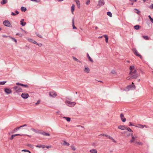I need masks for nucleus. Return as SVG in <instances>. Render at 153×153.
Wrapping results in <instances>:
<instances>
[{"instance_id": "1", "label": "nucleus", "mask_w": 153, "mask_h": 153, "mask_svg": "<svg viewBox=\"0 0 153 153\" xmlns=\"http://www.w3.org/2000/svg\"><path fill=\"white\" fill-rule=\"evenodd\" d=\"M65 103L67 105L70 107L74 106L76 104L75 102H72L70 101L67 100L65 102Z\"/></svg>"}, {"instance_id": "2", "label": "nucleus", "mask_w": 153, "mask_h": 153, "mask_svg": "<svg viewBox=\"0 0 153 153\" xmlns=\"http://www.w3.org/2000/svg\"><path fill=\"white\" fill-rule=\"evenodd\" d=\"M104 4L105 2L103 0H99L97 5V8H99L101 6L104 5Z\"/></svg>"}, {"instance_id": "3", "label": "nucleus", "mask_w": 153, "mask_h": 153, "mask_svg": "<svg viewBox=\"0 0 153 153\" xmlns=\"http://www.w3.org/2000/svg\"><path fill=\"white\" fill-rule=\"evenodd\" d=\"M129 74L130 76L128 77H127L126 78V79L127 80H129V79H136V78H137L138 76V75H134V74L130 75V74Z\"/></svg>"}, {"instance_id": "4", "label": "nucleus", "mask_w": 153, "mask_h": 153, "mask_svg": "<svg viewBox=\"0 0 153 153\" xmlns=\"http://www.w3.org/2000/svg\"><path fill=\"white\" fill-rule=\"evenodd\" d=\"M130 69L131 72L130 73V75L134 74L135 72V70L134 69V67L133 66H131L130 67Z\"/></svg>"}, {"instance_id": "5", "label": "nucleus", "mask_w": 153, "mask_h": 153, "mask_svg": "<svg viewBox=\"0 0 153 153\" xmlns=\"http://www.w3.org/2000/svg\"><path fill=\"white\" fill-rule=\"evenodd\" d=\"M3 23L4 25L5 26L8 27H11V24L8 21H5L3 22Z\"/></svg>"}, {"instance_id": "6", "label": "nucleus", "mask_w": 153, "mask_h": 153, "mask_svg": "<svg viewBox=\"0 0 153 153\" xmlns=\"http://www.w3.org/2000/svg\"><path fill=\"white\" fill-rule=\"evenodd\" d=\"M131 137L132 139L130 140V142L131 143H134L135 144V142L137 141H136L135 140L136 138H137V137H134V136L132 135V134H131Z\"/></svg>"}, {"instance_id": "7", "label": "nucleus", "mask_w": 153, "mask_h": 153, "mask_svg": "<svg viewBox=\"0 0 153 153\" xmlns=\"http://www.w3.org/2000/svg\"><path fill=\"white\" fill-rule=\"evenodd\" d=\"M17 92H21L22 91V89L19 86H16L13 88Z\"/></svg>"}, {"instance_id": "8", "label": "nucleus", "mask_w": 153, "mask_h": 153, "mask_svg": "<svg viewBox=\"0 0 153 153\" xmlns=\"http://www.w3.org/2000/svg\"><path fill=\"white\" fill-rule=\"evenodd\" d=\"M133 51L134 53L137 56L140 57V58L141 57V55L138 53L137 50L135 49H134L132 50Z\"/></svg>"}, {"instance_id": "9", "label": "nucleus", "mask_w": 153, "mask_h": 153, "mask_svg": "<svg viewBox=\"0 0 153 153\" xmlns=\"http://www.w3.org/2000/svg\"><path fill=\"white\" fill-rule=\"evenodd\" d=\"M22 97L24 99L27 98L29 97V94L26 93H22L21 95Z\"/></svg>"}, {"instance_id": "10", "label": "nucleus", "mask_w": 153, "mask_h": 153, "mask_svg": "<svg viewBox=\"0 0 153 153\" xmlns=\"http://www.w3.org/2000/svg\"><path fill=\"white\" fill-rule=\"evenodd\" d=\"M135 126L141 128H143L144 127L148 128V126L146 125H142L140 124H137V126Z\"/></svg>"}, {"instance_id": "11", "label": "nucleus", "mask_w": 153, "mask_h": 153, "mask_svg": "<svg viewBox=\"0 0 153 153\" xmlns=\"http://www.w3.org/2000/svg\"><path fill=\"white\" fill-rule=\"evenodd\" d=\"M49 95L53 97H54L57 96L56 93L54 91H51L50 92Z\"/></svg>"}, {"instance_id": "12", "label": "nucleus", "mask_w": 153, "mask_h": 153, "mask_svg": "<svg viewBox=\"0 0 153 153\" xmlns=\"http://www.w3.org/2000/svg\"><path fill=\"white\" fill-rule=\"evenodd\" d=\"M4 91L7 94H9L12 92L10 88H5L4 89Z\"/></svg>"}, {"instance_id": "13", "label": "nucleus", "mask_w": 153, "mask_h": 153, "mask_svg": "<svg viewBox=\"0 0 153 153\" xmlns=\"http://www.w3.org/2000/svg\"><path fill=\"white\" fill-rule=\"evenodd\" d=\"M84 71L86 73H88L89 72L90 69L89 68L86 66H85V68L83 69Z\"/></svg>"}, {"instance_id": "14", "label": "nucleus", "mask_w": 153, "mask_h": 153, "mask_svg": "<svg viewBox=\"0 0 153 153\" xmlns=\"http://www.w3.org/2000/svg\"><path fill=\"white\" fill-rule=\"evenodd\" d=\"M120 117L122 121L123 122H125L126 121V119L124 117V115L123 114H121L120 115Z\"/></svg>"}, {"instance_id": "15", "label": "nucleus", "mask_w": 153, "mask_h": 153, "mask_svg": "<svg viewBox=\"0 0 153 153\" xmlns=\"http://www.w3.org/2000/svg\"><path fill=\"white\" fill-rule=\"evenodd\" d=\"M74 1L76 2V4L77 5L78 8H80V2L79 0H74Z\"/></svg>"}, {"instance_id": "16", "label": "nucleus", "mask_w": 153, "mask_h": 153, "mask_svg": "<svg viewBox=\"0 0 153 153\" xmlns=\"http://www.w3.org/2000/svg\"><path fill=\"white\" fill-rule=\"evenodd\" d=\"M61 144L62 145L68 146L69 145V144L66 142V141L63 140L61 142Z\"/></svg>"}, {"instance_id": "17", "label": "nucleus", "mask_w": 153, "mask_h": 153, "mask_svg": "<svg viewBox=\"0 0 153 153\" xmlns=\"http://www.w3.org/2000/svg\"><path fill=\"white\" fill-rule=\"evenodd\" d=\"M118 128L121 130H124L126 129V127L124 126L120 125L118 126Z\"/></svg>"}, {"instance_id": "18", "label": "nucleus", "mask_w": 153, "mask_h": 153, "mask_svg": "<svg viewBox=\"0 0 153 153\" xmlns=\"http://www.w3.org/2000/svg\"><path fill=\"white\" fill-rule=\"evenodd\" d=\"M24 19H22L20 21L21 25L22 26H25L26 24V23L24 22Z\"/></svg>"}, {"instance_id": "19", "label": "nucleus", "mask_w": 153, "mask_h": 153, "mask_svg": "<svg viewBox=\"0 0 153 153\" xmlns=\"http://www.w3.org/2000/svg\"><path fill=\"white\" fill-rule=\"evenodd\" d=\"M75 10V5L73 4L71 7V11L73 14Z\"/></svg>"}, {"instance_id": "20", "label": "nucleus", "mask_w": 153, "mask_h": 153, "mask_svg": "<svg viewBox=\"0 0 153 153\" xmlns=\"http://www.w3.org/2000/svg\"><path fill=\"white\" fill-rule=\"evenodd\" d=\"M91 153H97V150L95 149H92L90 150Z\"/></svg>"}, {"instance_id": "21", "label": "nucleus", "mask_w": 153, "mask_h": 153, "mask_svg": "<svg viewBox=\"0 0 153 153\" xmlns=\"http://www.w3.org/2000/svg\"><path fill=\"white\" fill-rule=\"evenodd\" d=\"M36 146L37 147H39V148H45V146L44 145H36Z\"/></svg>"}, {"instance_id": "22", "label": "nucleus", "mask_w": 153, "mask_h": 153, "mask_svg": "<svg viewBox=\"0 0 153 153\" xmlns=\"http://www.w3.org/2000/svg\"><path fill=\"white\" fill-rule=\"evenodd\" d=\"M42 134L44 135L45 136H49L50 135V134H49L48 133L45 132L44 131L42 132Z\"/></svg>"}, {"instance_id": "23", "label": "nucleus", "mask_w": 153, "mask_h": 153, "mask_svg": "<svg viewBox=\"0 0 153 153\" xmlns=\"http://www.w3.org/2000/svg\"><path fill=\"white\" fill-rule=\"evenodd\" d=\"M87 57L88 58L89 60L91 62H93V60H92V59L91 58V57L90 56H89V54L88 53L87 54Z\"/></svg>"}, {"instance_id": "24", "label": "nucleus", "mask_w": 153, "mask_h": 153, "mask_svg": "<svg viewBox=\"0 0 153 153\" xmlns=\"http://www.w3.org/2000/svg\"><path fill=\"white\" fill-rule=\"evenodd\" d=\"M135 145H142V143L141 142H137V141H136V142H135Z\"/></svg>"}, {"instance_id": "25", "label": "nucleus", "mask_w": 153, "mask_h": 153, "mask_svg": "<svg viewBox=\"0 0 153 153\" xmlns=\"http://www.w3.org/2000/svg\"><path fill=\"white\" fill-rule=\"evenodd\" d=\"M104 36L105 37V38L106 42V43H108V36L106 35H104Z\"/></svg>"}, {"instance_id": "26", "label": "nucleus", "mask_w": 153, "mask_h": 153, "mask_svg": "<svg viewBox=\"0 0 153 153\" xmlns=\"http://www.w3.org/2000/svg\"><path fill=\"white\" fill-rule=\"evenodd\" d=\"M140 27L139 25H136L134 26V28L136 30H138L139 29Z\"/></svg>"}, {"instance_id": "27", "label": "nucleus", "mask_w": 153, "mask_h": 153, "mask_svg": "<svg viewBox=\"0 0 153 153\" xmlns=\"http://www.w3.org/2000/svg\"><path fill=\"white\" fill-rule=\"evenodd\" d=\"M129 126H135V125H134V123H133L132 122H129Z\"/></svg>"}, {"instance_id": "28", "label": "nucleus", "mask_w": 153, "mask_h": 153, "mask_svg": "<svg viewBox=\"0 0 153 153\" xmlns=\"http://www.w3.org/2000/svg\"><path fill=\"white\" fill-rule=\"evenodd\" d=\"M21 10L22 11L25 12L26 10V9L24 7H22L21 8Z\"/></svg>"}, {"instance_id": "29", "label": "nucleus", "mask_w": 153, "mask_h": 153, "mask_svg": "<svg viewBox=\"0 0 153 153\" xmlns=\"http://www.w3.org/2000/svg\"><path fill=\"white\" fill-rule=\"evenodd\" d=\"M7 2V0H3L1 2V3L2 4H4L6 3Z\"/></svg>"}, {"instance_id": "30", "label": "nucleus", "mask_w": 153, "mask_h": 153, "mask_svg": "<svg viewBox=\"0 0 153 153\" xmlns=\"http://www.w3.org/2000/svg\"><path fill=\"white\" fill-rule=\"evenodd\" d=\"M67 121L68 122H70L71 120V119L70 117H64Z\"/></svg>"}, {"instance_id": "31", "label": "nucleus", "mask_w": 153, "mask_h": 153, "mask_svg": "<svg viewBox=\"0 0 153 153\" xmlns=\"http://www.w3.org/2000/svg\"><path fill=\"white\" fill-rule=\"evenodd\" d=\"M134 10V12L138 14H139L140 13V12L138 10H137V9H135Z\"/></svg>"}, {"instance_id": "32", "label": "nucleus", "mask_w": 153, "mask_h": 153, "mask_svg": "<svg viewBox=\"0 0 153 153\" xmlns=\"http://www.w3.org/2000/svg\"><path fill=\"white\" fill-rule=\"evenodd\" d=\"M126 129L128 131H130V132H132L133 131L132 130L129 128V127H126Z\"/></svg>"}, {"instance_id": "33", "label": "nucleus", "mask_w": 153, "mask_h": 153, "mask_svg": "<svg viewBox=\"0 0 153 153\" xmlns=\"http://www.w3.org/2000/svg\"><path fill=\"white\" fill-rule=\"evenodd\" d=\"M72 26L73 27V29H76V27L74 25V21L73 20L72 22Z\"/></svg>"}, {"instance_id": "34", "label": "nucleus", "mask_w": 153, "mask_h": 153, "mask_svg": "<svg viewBox=\"0 0 153 153\" xmlns=\"http://www.w3.org/2000/svg\"><path fill=\"white\" fill-rule=\"evenodd\" d=\"M143 38L146 40H149V38L147 36H143Z\"/></svg>"}, {"instance_id": "35", "label": "nucleus", "mask_w": 153, "mask_h": 153, "mask_svg": "<svg viewBox=\"0 0 153 153\" xmlns=\"http://www.w3.org/2000/svg\"><path fill=\"white\" fill-rule=\"evenodd\" d=\"M71 149L73 150L74 151V150H76L75 147V146H74V145L71 146Z\"/></svg>"}, {"instance_id": "36", "label": "nucleus", "mask_w": 153, "mask_h": 153, "mask_svg": "<svg viewBox=\"0 0 153 153\" xmlns=\"http://www.w3.org/2000/svg\"><path fill=\"white\" fill-rule=\"evenodd\" d=\"M73 59L75 61L78 62H80V61L75 57H73Z\"/></svg>"}, {"instance_id": "37", "label": "nucleus", "mask_w": 153, "mask_h": 153, "mask_svg": "<svg viewBox=\"0 0 153 153\" xmlns=\"http://www.w3.org/2000/svg\"><path fill=\"white\" fill-rule=\"evenodd\" d=\"M108 138H109V139H111L112 140V141L113 142H114V143H116V141L114 139H113L112 137H110V136H109L108 137Z\"/></svg>"}, {"instance_id": "38", "label": "nucleus", "mask_w": 153, "mask_h": 153, "mask_svg": "<svg viewBox=\"0 0 153 153\" xmlns=\"http://www.w3.org/2000/svg\"><path fill=\"white\" fill-rule=\"evenodd\" d=\"M6 82H0V85H4Z\"/></svg>"}, {"instance_id": "39", "label": "nucleus", "mask_w": 153, "mask_h": 153, "mask_svg": "<svg viewBox=\"0 0 153 153\" xmlns=\"http://www.w3.org/2000/svg\"><path fill=\"white\" fill-rule=\"evenodd\" d=\"M107 15H108L110 17H111V16H112V14L111 12H107Z\"/></svg>"}, {"instance_id": "40", "label": "nucleus", "mask_w": 153, "mask_h": 153, "mask_svg": "<svg viewBox=\"0 0 153 153\" xmlns=\"http://www.w3.org/2000/svg\"><path fill=\"white\" fill-rule=\"evenodd\" d=\"M22 127H20H20H17L16 128H15V129H14V131H17V130L19 129H20V128H21Z\"/></svg>"}, {"instance_id": "41", "label": "nucleus", "mask_w": 153, "mask_h": 153, "mask_svg": "<svg viewBox=\"0 0 153 153\" xmlns=\"http://www.w3.org/2000/svg\"><path fill=\"white\" fill-rule=\"evenodd\" d=\"M86 4L87 5H88L90 4V0H86Z\"/></svg>"}, {"instance_id": "42", "label": "nucleus", "mask_w": 153, "mask_h": 153, "mask_svg": "<svg viewBox=\"0 0 153 153\" xmlns=\"http://www.w3.org/2000/svg\"><path fill=\"white\" fill-rule=\"evenodd\" d=\"M149 8L151 9H153V4H152L149 7Z\"/></svg>"}, {"instance_id": "43", "label": "nucleus", "mask_w": 153, "mask_h": 153, "mask_svg": "<svg viewBox=\"0 0 153 153\" xmlns=\"http://www.w3.org/2000/svg\"><path fill=\"white\" fill-rule=\"evenodd\" d=\"M42 132H43L42 131L38 130V132H36V133H39L42 134Z\"/></svg>"}, {"instance_id": "44", "label": "nucleus", "mask_w": 153, "mask_h": 153, "mask_svg": "<svg viewBox=\"0 0 153 153\" xmlns=\"http://www.w3.org/2000/svg\"><path fill=\"white\" fill-rule=\"evenodd\" d=\"M15 137V135H12L11 137L10 138V139L11 140H12L13 138Z\"/></svg>"}, {"instance_id": "45", "label": "nucleus", "mask_w": 153, "mask_h": 153, "mask_svg": "<svg viewBox=\"0 0 153 153\" xmlns=\"http://www.w3.org/2000/svg\"><path fill=\"white\" fill-rule=\"evenodd\" d=\"M40 100H38L37 101V102L36 103V105H38L40 103Z\"/></svg>"}, {"instance_id": "46", "label": "nucleus", "mask_w": 153, "mask_h": 153, "mask_svg": "<svg viewBox=\"0 0 153 153\" xmlns=\"http://www.w3.org/2000/svg\"><path fill=\"white\" fill-rule=\"evenodd\" d=\"M130 1L132 2H136L137 1V0H129Z\"/></svg>"}, {"instance_id": "47", "label": "nucleus", "mask_w": 153, "mask_h": 153, "mask_svg": "<svg viewBox=\"0 0 153 153\" xmlns=\"http://www.w3.org/2000/svg\"><path fill=\"white\" fill-rule=\"evenodd\" d=\"M22 152H28V150L26 149H24L22 150Z\"/></svg>"}, {"instance_id": "48", "label": "nucleus", "mask_w": 153, "mask_h": 153, "mask_svg": "<svg viewBox=\"0 0 153 153\" xmlns=\"http://www.w3.org/2000/svg\"><path fill=\"white\" fill-rule=\"evenodd\" d=\"M32 42L34 44H37V42L34 40H33Z\"/></svg>"}, {"instance_id": "49", "label": "nucleus", "mask_w": 153, "mask_h": 153, "mask_svg": "<svg viewBox=\"0 0 153 153\" xmlns=\"http://www.w3.org/2000/svg\"><path fill=\"white\" fill-rule=\"evenodd\" d=\"M11 15H13V16H15V15H16V14L15 13H14L13 12H12L11 13Z\"/></svg>"}, {"instance_id": "50", "label": "nucleus", "mask_w": 153, "mask_h": 153, "mask_svg": "<svg viewBox=\"0 0 153 153\" xmlns=\"http://www.w3.org/2000/svg\"><path fill=\"white\" fill-rule=\"evenodd\" d=\"M28 40L29 42H32L33 41V40H32V39H28Z\"/></svg>"}, {"instance_id": "51", "label": "nucleus", "mask_w": 153, "mask_h": 153, "mask_svg": "<svg viewBox=\"0 0 153 153\" xmlns=\"http://www.w3.org/2000/svg\"><path fill=\"white\" fill-rule=\"evenodd\" d=\"M32 130L34 132H36H36H38V131L39 130H36L34 129H33Z\"/></svg>"}, {"instance_id": "52", "label": "nucleus", "mask_w": 153, "mask_h": 153, "mask_svg": "<svg viewBox=\"0 0 153 153\" xmlns=\"http://www.w3.org/2000/svg\"><path fill=\"white\" fill-rule=\"evenodd\" d=\"M23 86L26 88H27L28 87V86L27 85H23Z\"/></svg>"}, {"instance_id": "53", "label": "nucleus", "mask_w": 153, "mask_h": 153, "mask_svg": "<svg viewBox=\"0 0 153 153\" xmlns=\"http://www.w3.org/2000/svg\"><path fill=\"white\" fill-rule=\"evenodd\" d=\"M27 126V125L26 124H25V125H23L20 126V127H23L24 126Z\"/></svg>"}, {"instance_id": "54", "label": "nucleus", "mask_w": 153, "mask_h": 153, "mask_svg": "<svg viewBox=\"0 0 153 153\" xmlns=\"http://www.w3.org/2000/svg\"><path fill=\"white\" fill-rule=\"evenodd\" d=\"M151 22L152 23H153V19H151L150 20Z\"/></svg>"}, {"instance_id": "55", "label": "nucleus", "mask_w": 153, "mask_h": 153, "mask_svg": "<svg viewBox=\"0 0 153 153\" xmlns=\"http://www.w3.org/2000/svg\"><path fill=\"white\" fill-rule=\"evenodd\" d=\"M15 135V137L16 136H20V135H21V134H15L14 135Z\"/></svg>"}, {"instance_id": "56", "label": "nucleus", "mask_w": 153, "mask_h": 153, "mask_svg": "<svg viewBox=\"0 0 153 153\" xmlns=\"http://www.w3.org/2000/svg\"><path fill=\"white\" fill-rule=\"evenodd\" d=\"M15 13H16V14H18L19 13V12L17 10L15 11Z\"/></svg>"}, {"instance_id": "57", "label": "nucleus", "mask_w": 153, "mask_h": 153, "mask_svg": "<svg viewBox=\"0 0 153 153\" xmlns=\"http://www.w3.org/2000/svg\"><path fill=\"white\" fill-rule=\"evenodd\" d=\"M37 45H38V46H42V44H38L37 43Z\"/></svg>"}, {"instance_id": "58", "label": "nucleus", "mask_w": 153, "mask_h": 153, "mask_svg": "<svg viewBox=\"0 0 153 153\" xmlns=\"http://www.w3.org/2000/svg\"><path fill=\"white\" fill-rule=\"evenodd\" d=\"M148 17L150 19V20L151 19H152V18L150 16H149Z\"/></svg>"}, {"instance_id": "59", "label": "nucleus", "mask_w": 153, "mask_h": 153, "mask_svg": "<svg viewBox=\"0 0 153 153\" xmlns=\"http://www.w3.org/2000/svg\"><path fill=\"white\" fill-rule=\"evenodd\" d=\"M13 39L14 40V41H15L16 43V42H17L16 40V39H14L13 38Z\"/></svg>"}, {"instance_id": "60", "label": "nucleus", "mask_w": 153, "mask_h": 153, "mask_svg": "<svg viewBox=\"0 0 153 153\" xmlns=\"http://www.w3.org/2000/svg\"><path fill=\"white\" fill-rule=\"evenodd\" d=\"M38 36L39 37L41 38H42V36H41V35H39V36H38Z\"/></svg>"}, {"instance_id": "61", "label": "nucleus", "mask_w": 153, "mask_h": 153, "mask_svg": "<svg viewBox=\"0 0 153 153\" xmlns=\"http://www.w3.org/2000/svg\"><path fill=\"white\" fill-rule=\"evenodd\" d=\"M20 84H21L19 83H17L16 84V85H20Z\"/></svg>"}, {"instance_id": "62", "label": "nucleus", "mask_w": 153, "mask_h": 153, "mask_svg": "<svg viewBox=\"0 0 153 153\" xmlns=\"http://www.w3.org/2000/svg\"><path fill=\"white\" fill-rule=\"evenodd\" d=\"M2 36L4 37H7V36H5V35L3 36Z\"/></svg>"}, {"instance_id": "63", "label": "nucleus", "mask_w": 153, "mask_h": 153, "mask_svg": "<svg viewBox=\"0 0 153 153\" xmlns=\"http://www.w3.org/2000/svg\"><path fill=\"white\" fill-rule=\"evenodd\" d=\"M46 147L47 148H50L51 147L50 146H47Z\"/></svg>"}, {"instance_id": "64", "label": "nucleus", "mask_w": 153, "mask_h": 153, "mask_svg": "<svg viewBox=\"0 0 153 153\" xmlns=\"http://www.w3.org/2000/svg\"><path fill=\"white\" fill-rule=\"evenodd\" d=\"M102 36H99V37H98V38L99 39H100V38H102Z\"/></svg>"}]
</instances>
